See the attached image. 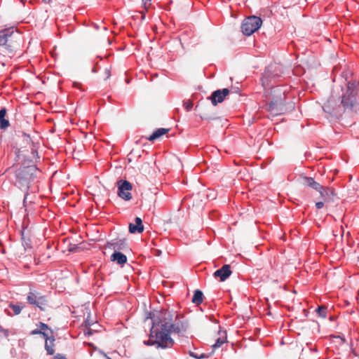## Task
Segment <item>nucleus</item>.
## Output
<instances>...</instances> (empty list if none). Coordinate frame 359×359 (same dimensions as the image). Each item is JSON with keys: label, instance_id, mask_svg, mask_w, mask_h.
<instances>
[{"label": "nucleus", "instance_id": "f257e3e1", "mask_svg": "<svg viewBox=\"0 0 359 359\" xmlns=\"http://www.w3.org/2000/svg\"><path fill=\"white\" fill-rule=\"evenodd\" d=\"M151 321L149 338L144 341V344L147 346H155L156 348H171L174 340L170 334L183 337L189 328L188 321L179 319L178 315L172 311H158L154 314Z\"/></svg>", "mask_w": 359, "mask_h": 359}, {"label": "nucleus", "instance_id": "f03ea898", "mask_svg": "<svg viewBox=\"0 0 359 359\" xmlns=\"http://www.w3.org/2000/svg\"><path fill=\"white\" fill-rule=\"evenodd\" d=\"M32 156L27 157L26 155L18 151V160L21 161L22 165L15 171V184L24 191H27L29 188L30 182L34 179L35 175L38 171L36 166L33 164L39 157L38 151L34 148H32Z\"/></svg>", "mask_w": 359, "mask_h": 359}, {"label": "nucleus", "instance_id": "7ed1b4c3", "mask_svg": "<svg viewBox=\"0 0 359 359\" xmlns=\"http://www.w3.org/2000/svg\"><path fill=\"white\" fill-rule=\"evenodd\" d=\"M341 104L344 109H359V81L348 82Z\"/></svg>", "mask_w": 359, "mask_h": 359}, {"label": "nucleus", "instance_id": "20e7f679", "mask_svg": "<svg viewBox=\"0 0 359 359\" xmlns=\"http://www.w3.org/2000/svg\"><path fill=\"white\" fill-rule=\"evenodd\" d=\"M20 39V33L15 30L13 27L0 30V46L5 49L6 53L12 57L18 44L17 40Z\"/></svg>", "mask_w": 359, "mask_h": 359}, {"label": "nucleus", "instance_id": "39448f33", "mask_svg": "<svg viewBox=\"0 0 359 359\" xmlns=\"http://www.w3.org/2000/svg\"><path fill=\"white\" fill-rule=\"evenodd\" d=\"M262 25L261 18L251 15L245 18L241 24V31L245 36H250L260 28Z\"/></svg>", "mask_w": 359, "mask_h": 359}, {"label": "nucleus", "instance_id": "423d86ee", "mask_svg": "<svg viewBox=\"0 0 359 359\" xmlns=\"http://www.w3.org/2000/svg\"><path fill=\"white\" fill-rule=\"evenodd\" d=\"M286 90L281 86H276L271 89L272 100L269 103V110L278 113V107L284 104L286 98Z\"/></svg>", "mask_w": 359, "mask_h": 359}, {"label": "nucleus", "instance_id": "0eeeda50", "mask_svg": "<svg viewBox=\"0 0 359 359\" xmlns=\"http://www.w3.org/2000/svg\"><path fill=\"white\" fill-rule=\"evenodd\" d=\"M27 302L39 308L41 311L45 310V306L47 304L48 300L46 296L42 295L41 293L30 289L27 296Z\"/></svg>", "mask_w": 359, "mask_h": 359}, {"label": "nucleus", "instance_id": "6e6552de", "mask_svg": "<svg viewBox=\"0 0 359 359\" xmlns=\"http://www.w3.org/2000/svg\"><path fill=\"white\" fill-rule=\"evenodd\" d=\"M118 196L124 201H130L132 198L130 191L133 189L132 184L127 180H118L117 182Z\"/></svg>", "mask_w": 359, "mask_h": 359}, {"label": "nucleus", "instance_id": "1a4fd4ad", "mask_svg": "<svg viewBox=\"0 0 359 359\" xmlns=\"http://www.w3.org/2000/svg\"><path fill=\"white\" fill-rule=\"evenodd\" d=\"M341 107H343L341 104L337 105L335 104V101L332 97L324 104L323 108L325 112L331 115H337V114L341 113Z\"/></svg>", "mask_w": 359, "mask_h": 359}, {"label": "nucleus", "instance_id": "9d476101", "mask_svg": "<svg viewBox=\"0 0 359 359\" xmlns=\"http://www.w3.org/2000/svg\"><path fill=\"white\" fill-rule=\"evenodd\" d=\"M229 93V90L228 88L217 90L212 92L209 99L211 100L212 105L216 106L218 103L222 102Z\"/></svg>", "mask_w": 359, "mask_h": 359}, {"label": "nucleus", "instance_id": "9b49d317", "mask_svg": "<svg viewBox=\"0 0 359 359\" xmlns=\"http://www.w3.org/2000/svg\"><path fill=\"white\" fill-rule=\"evenodd\" d=\"M231 274V267L229 264H224L213 273L215 278H219L220 281H224Z\"/></svg>", "mask_w": 359, "mask_h": 359}, {"label": "nucleus", "instance_id": "f8f14e48", "mask_svg": "<svg viewBox=\"0 0 359 359\" xmlns=\"http://www.w3.org/2000/svg\"><path fill=\"white\" fill-rule=\"evenodd\" d=\"M135 224L130 223L129 224V231L131 233H142L144 231V226L142 224V221L140 217H135Z\"/></svg>", "mask_w": 359, "mask_h": 359}, {"label": "nucleus", "instance_id": "ddd939ff", "mask_svg": "<svg viewBox=\"0 0 359 359\" xmlns=\"http://www.w3.org/2000/svg\"><path fill=\"white\" fill-rule=\"evenodd\" d=\"M320 196L325 201H331L334 195V190L331 187H324L321 185V188L318 190Z\"/></svg>", "mask_w": 359, "mask_h": 359}, {"label": "nucleus", "instance_id": "4468645a", "mask_svg": "<svg viewBox=\"0 0 359 359\" xmlns=\"http://www.w3.org/2000/svg\"><path fill=\"white\" fill-rule=\"evenodd\" d=\"M302 184L304 186L309 187L316 191L321 188V185L316 182L313 177H304L302 179Z\"/></svg>", "mask_w": 359, "mask_h": 359}, {"label": "nucleus", "instance_id": "2eb2a0df", "mask_svg": "<svg viewBox=\"0 0 359 359\" xmlns=\"http://www.w3.org/2000/svg\"><path fill=\"white\" fill-rule=\"evenodd\" d=\"M218 334L219 337L216 339L215 343L212 345L214 350L219 348L226 341V332L225 330H219Z\"/></svg>", "mask_w": 359, "mask_h": 359}, {"label": "nucleus", "instance_id": "dca6fc26", "mask_svg": "<svg viewBox=\"0 0 359 359\" xmlns=\"http://www.w3.org/2000/svg\"><path fill=\"white\" fill-rule=\"evenodd\" d=\"M111 259L113 262H116L120 265H123L126 263L127 257L120 252H114L111 256Z\"/></svg>", "mask_w": 359, "mask_h": 359}, {"label": "nucleus", "instance_id": "f3484780", "mask_svg": "<svg viewBox=\"0 0 359 359\" xmlns=\"http://www.w3.org/2000/svg\"><path fill=\"white\" fill-rule=\"evenodd\" d=\"M21 240H22V245L25 250L32 249V247L31 239L29 238V236H27L25 235V230L21 231Z\"/></svg>", "mask_w": 359, "mask_h": 359}, {"label": "nucleus", "instance_id": "a211bd4d", "mask_svg": "<svg viewBox=\"0 0 359 359\" xmlns=\"http://www.w3.org/2000/svg\"><path fill=\"white\" fill-rule=\"evenodd\" d=\"M168 130H169V129H165V128H158V129L156 130L152 133V135H151L147 139L149 141H154V140L159 138L162 135L166 134L168 132Z\"/></svg>", "mask_w": 359, "mask_h": 359}, {"label": "nucleus", "instance_id": "6ab92c4d", "mask_svg": "<svg viewBox=\"0 0 359 359\" xmlns=\"http://www.w3.org/2000/svg\"><path fill=\"white\" fill-rule=\"evenodd\" d=\"M6 114V109L5 108H2L0 110V128L1 129H6L9 126L8 120L5 118Z\"/></svg>", "mask_w": 359, "mask_h": 359}, {"label": "nucleus", "instance_id": "aec40b11", "mask_svg": "<svg viewBox=\"0 0 359 359\" xmlns=\"http://www.w3.org/2000/svg\"><path fill=\"white\" fill-rule=\"evenodd\" d=\"M54 341H55V338L53 336H52L51 339H50L48 341L45 342V348L48 355H53L55 353Z\"/></svg>", "mask_w": 359, "mask_h": 359}, {"label": "nucleus", "instance_id": "412c9836", "mask_svg": "<svg viewBox=\"0 0 359 359\" xmlns=\"http://www.w3.org/2000/svg\"><path fill=\"white\" fill-rule=\"evenodd\" d=\"M203 292L201 290H197L194 292V296L192 297V302L196 305H199L203 302Z\"/></svg>", "mask_w": 359, "mask_h": 359}, {"label": "nucleus", "instance_id": "4be33fe9", "mask_svg": "<svg viewBox=\"0 0 359 359\" xmlns=\"http://www.w3.org/2000/svg\"><path fill=\"white\" fill-rule=\"evenodd\" d=\"M9 306L13 309L14 315L20 314L23 309V306L19 304H11Z\"/></svg>", "mask_w": 359, "mask_h": 359}, {"label": "nucleus", "instance_id": "5701e85b", "mask_svg": "<svg viewBox=\"0 0 359 359\" xmlns=\"http://www.w3.org/2000/svg\"><path fill=\"white\" fill-rule=\"evenodd\" d=\"M326 310H327V309L325 306H320L317 308L316 312L318 313L319 316H320L322 318H326V313H327Z\"/></svg>", "mask_w": 359, "mask_h": 359}, {"label": "nucleus", "instance_id": "b1692460", "mask_svg": "<svg viewBox=\"0 0 359 359\" xmlns=\"http://www.w3.org/2000/svg\"><path fill=\"white\" fill-rule=\"evenodd\" d=\"M184 106L187 111H189L193 107V103L191 101H187L184 103Z\"/></svg>", "mask_w": 359, "mask_h": 359}, {"label": "nucleus", "instance_id": "393cba45", "mask_svg": "<svg viewBox=\"0 0 359 359\" xmlns=\"http://www.w3.org/2000/svg\"><path fill=\"white\" fill-rule=\"evenodd\" d=\"M0 333H2L6 338H8L9 336V330L3 328L1 326H0Z\"/></svg>", "mask_w": 359, "mask_h": 359}, {"label": "nucleus", "instance_id": "a878e982", "mask_svg": "<svg viewBox=\"0 0 359 359\" xmlns=\"http://www.w3.org/2000/svg\"><path fill=\"white\" fill-rule=\"evenodd\" d=\"M105 79H107L111 76V69L106 68L104 70Z\"/></svg>", "mask_w": 359, "mask_h": 359}, {"label": "nucleus", "instance_id": "bb28decb", "mask_svg": "<svg viewBox=\"0 0 359 359\" xmlns=\"http://www.w3.org/2000/svg\"><path fill=\"white\" fill-rule=\"evenodd\" d=\"M39 328H40V330H42V331L45 332L46 330L48 329V326L46 324L43 323H39Z\"/></svg>", "mask_w": 359, "mask_h": 359}, {"label": "nucleus", "instance_id": "cd10ccee", "mask_svg": "<svg viewBox=\"0 0 359 359\" xmlns=\"http://www.w3.org/2000/svg\"><path fill=\"white\" fill-rule=\"evenodd\" d=\"M40 334L43 337V339H45L46 341H47L50 339H51V337H48V334L46 332H45L44 331L41 330V333Z\"/></svg>", "mask_w": 359, "mask_h": 359}, {"label": "nucleus", "instance_id": "c85d7f7f", "mask_svg": "<svg viewBox=\"0 0 359 359\" xmlns=\"http://www.w3.org/2000/svg\"><path fill=\"white\" fill-rule=\"evenodd\" d=\"M324 206V203L322 201L317 202L316 203V207L317 209H321Z\"/></svg>", "mask_w": 359, "mask_h": 359}, {"label": "nucleus", "instance_id": "c756f323", "mask_svg": "<svg viewBox=\"0 0 359 359\" xmlns=\"http://www.w3.org/2000/svg\"><path fill=\"white\" fill-rule=\"evenodd\" d=\"M41 333V330L39 329H35L31 332V334L35 335V334H40Z\"/></svg>", "mask_w": 359, "mask_h": 359}, {"label": "nucleus", "instance_id": "7c9ffc66", "mask_svg": "<svg viewBox=\"0 0 359 359\" xmlns=\"http://www.w3.org/2000/svg\"><path fill=\"white\" fill-rule=\"evenodd\" d=\"M189 355L192 358H196V359H198V354L194 353V352H192V351H190L189 352Z\"/></svg>", "mask_w": 359, "mask_h": 359}, {"label": "nucleus", "instance_id": "2f4dec72", "mask_svg": "<svg viewBox=\"0 0 359 359\" xmlns=\"http://www.w3.org/2000/svg\"><path fill=\"white\" fill-rule=\"evenodd\" d=\"M209 355L205 353H201L198 355V359L207 358Z\"/></svg>", "mask_w": 359, "mask_h": 359}, {"label": "nucleus", "instance_id": "473e14b6", "mask_svg": "<svg viewBox=\"0 0 359 359\" xmlns=\"http://www.w3.org/2000/svg\"><path fill=\"white\" fill-rule=\"evenodd\" d=\"M53 359H65V358L61 354H57L54 356Z\"/></svg>", "mask_w": 359, "mask_h": 359}, {"label": "nucleus", "instance_id": "72a5a7b5", "mask_svg": "<svg viewBox=\"0 0 359 359\" xmlns=\"http://www.w3.org/2000/svg\"><path fill=\"white\" fill-rule=\"evenodd\" d=\"M264 77L266 78L267 79H269V69L265 70V72L264 73Z\"/></svg>", "mask_w": 359, "mask_h": 359}, {"label": "nucleus", "instance_id": "f704fd0d", "mask_svg": "<svg viewBox=\"0 0 359 359\" xmlns=\"http://www.w3.org/2000/svg\"><path fill=\"white\" fill-rule=\"evenodd\" d=\"M111 245L113 246V249L114 250H118L119 248L117 247V243H111Z\"/></svg>", "mask_w": 359, "mask_h": 359}, {"label": "nucleus", "instance_id": "c9c22d12", "mask_svg": "<svg viewBox=\"0 0 359 359\" xmlns=\"http://www.w3.org/2000/svg\"><path fill=\"white\" fill-rule=\"evenodd\" d=\"M98 69H99V67H98V65H96V66H95V67L93 68L92 72H94V73H95V72H97L98 71Z\"/></svg>", "mask_w": 359, "mask_h": 359}, {"label": "nucleus", "instance_id": "e433bc0d", "mask_svg": "<svg viewBox=\"0 0 359 359\" xmlns=\"http://www.w3.org/2000/svg\"><path fill=\"white\" fill-rule=\"evenodd\" d=\"M150 1H151V0H142V3L144 5V6H146V4L147 2H150Z\"/></svg>", "mask_w": 359, "mask_h": 359}, {"label": "nucleus", "instance_id": "4c0bfd02", "mask_svg": "<svg viewBox=\"0 0 359 359\" xmlns=\"http://www.w3.org/2000/svg\"><path fill=\"white\" fill-rule=\"evenodd\" d=\"M43 2H46V3H48L50 2L51 0H42Z\"/></svg>", "mask_w": 359, "mask_h": 359}, {"label": "nucleus", "instance_id": "58836bf2", "mask_svg": "<svg viewBox=\"0 0 359 359\" xmlns=\"http://www.w3.org/2000/svg\"><path fill=\"white\" fill-rule=\"evenodd\" d=\"M108 358V359H111V358Z\"/></svg>", "mask_w": 359, "mask_h": 359}]
</instances>
